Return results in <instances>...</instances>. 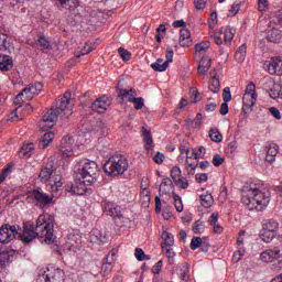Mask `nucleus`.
<instances>
[{
    "label": "nucleus",
    "mask_w": 282,
    "mask_h": 282,
    "mask_svg": "<svg viewBox=\"0 0 282 282\" xmlns=\"http://www.w3.org/2000/svg\"><path fill=\"white\" fill-rule=\"evenodd\" d=\"M104 208V213L109 215L110 217H113L115 224L119 228H124L129 224V218L122 216V210L120 206L116 205L113 202L105 200L101 204Z\"/></svg>",
    "instance_id": "5"
},
{
    "label": "nucleus",
    "mask_w": 282,
    "mask_h": 282,
    "mask_svg": "<svg viewBox=\"0 0 282 282\" xmlns=\"http://www.w3.org/2000/svg\"><path fill=\"white\" fill-rule=\"evenodd\" d=\"M204 228L205 225L202 220H196L193 224V232H195V235H202V232H204Z\"/></svg>",
    "instance_id": "53"
},
{
    "label": "nucleus",
    "mask_w": 282,
    "mask_h": 282,
    "mask_svg": "<svg viewBox=\"0 0 282 282\" xmlns=\"http://www.w3.org/2000/svg\"><path fill=\"white\" fill-rule=\"evenodd\" d=\"M87 186H91V183H87L84 178H78L74 184L67 185L66 191L70 195H85L87 193Z\"/></svg>",
    "instance_id": "14"
},
{
    "label": "nucleus",
    "mask_w": 282,
    "mask_h": 282,
    "mask_svg": "<svg viewBox=\"0 0 282 282\" xmlns=\"http://www.w3.org/2000/svg\"><path fill=\"white\" fill-rule=\"evenodd\" d=\"M161 248H162L163 254H165V257H167V261H169L170 265L175 264V251L173 250V246H165V247H161Z\"/></svg>",
    "instance_id": "33"
},
{
    "label": "nucleus",
    "mask_w": 282,
    "mask_h": 282,
    "mask_svg": "<svg viewBox=\"0 0 282 282\" xmlns=\"http://www.w3.org/2000/svg\"><path fill=\"white\" fill-rule=\"evenodd\" d=\"M12 173V165H8L2 170V173L0 174V184H3L6 182V177H8Z\"/></svg>",
    "instance_id": "56"
},
{
    "label": "nucleus",
    "mask_w": 282,
    "mask_h": 282,
    "mask_svg": "<svg viewBox=\"0 0 282 282\" xmlns=\"http://www.w3.org/2000/svg\"><path fill=\"white\" fill-rule=\"evenodd\" d=\"M130 102H133L134 109L137 111H140V109L144 107V98L142 97H133L132 99H130Z\"/></svg>",
    "instance_id": "51"
},
{
    "label": "nucleus",
    "mask_w": 282,
    "mask_h": 282,
    "mask_svg": "<svg viewBox=\"0 0 282 282\" xmlns=\"http://www.w3.org/2000/svg\"><path fill=\"white\" fill-rule=\"evenodd\" d=\"M260 261L263 263H274L278 261V270H282V248L273 247L260 253Z\"/></svg>",
    "instance_id": "8"
},
{
    "label": "nucleus",
    "mask_w": 282,
    "mask_h": 282,
    "mask_svg": "<svg viewBox=\"0 0 282 282\" xmlns=\"http://www.w3.org/2000/svg\"><path fill=\"white\" fill-rule=\"evenodd\" d=\"M203 241L204 240H202L199 237H194L191 241V249L197 250V248H200Z\"/></svg>",
    "instance_id": "59"
},
{
    "label": "nucleus",
    "mask_w": 282,
    "mask_h": 282,
    "mask_svg": "<svg viewBox=\"0 0 282 282\" xmlns=\"http://www.w3.org/2000/svg\"><path fill=\"white\" fill-rule=\"evenodd\" d=\"M176 272L181 278V281H188L189 279L188 272H191V270L188 269L187 262L180 263L177 265Z\"/></svg>",
    "instance_id": "27"
},
{
    "label": "nucleus",
    "mask_w": 282,
    "mask_h": 282,
    "mask_svg": "<svg viewBox=\"0 0 282 282\" xmlns=\"http://www.w3.org/2000/svg\"><path fill=\"white\" fill-rule=\"evenodd\" d=\"M174 206L177 213H182L184 210V204L182 203V197L177 194H173Z\"/></svg>",
    "instance_id": "50"
},
{
    "label": "nucleus",
    "mask_w": 282,
    "mask_h": 282,
    "mask_svg": "<svg viewBox=\"0 0 282 282\" xmlns=\"http://www.w3.org/2000/svg\"><path fill=\"white\" fill-rule=\"evenodd\" d=\"M204 155H206V148L200 145L198 149L192 150V158L195 160H202L204 159Z\"/></svg>",
    "instance_id": "44"
},
{
    "label": "nucleus",
    "mask_w": 282,
    "mask_h": 282,
    "mask_svg": "<svg viewBox=\"0 0 282 282\" xmlns=\"http://www.w3.org/2000/svg\"><path fill=\"white\" fill-rule=\"evenodd\" d=\"M174 184H176V186H178V188H183V189L188 188V181L186 178L181 177Z\"/></svg>",
    "instance_id": "64"
},
{
    "label": "nucleus",
    "mask_w": 282,
    "mask_h": 282,
    "mask_svg": "<svg viewBox=\"0 0 282 282\" xmlns=\"http://www.w3.org/2000/svg\"><path fill=\"white\" fill-rule=\"evenodd\" d=\"M134 257L138 261H150L151 259V256H147V253H144V250L140 248L135 249Z\"/></svg>",
    "instance_id": "49"
},
{
    "label": "nucleus",
    "mask_w": 282,
    "mask_h": 282,
    "mask_svg": "<svg viewBox=\"0 0 282 282\" xmlns=\"http://www.w3.org/2000/svg\"><path fill=\"white\" fill-rule=\"evenodd\" d=\"M52 140H54V133L53 132H46L40 143H39V147L40 149H47V147H50Z\"/></svg>",
    "instance_id": "38"
},
{
    "label": "nucleus",
    "mask_w": 282,
    "mask_h": 282,
    "mask_svg": "<svg viewBox=\"0 0 282 282\" xmlns=\"http://www.w3.org/2000/svg\"><path fill=\"white\" fill-rule=\"evenodd\" d=\"M209 47H210V42H200L195 45V51L202 53V52H206V50H208Z\"/></svg>",
    "instance_id": "57"
},
{
    "label": "nucleus",
    "mask_w": 282,
    "mask_h": 282,
    "mask_svg": "<svg viewBox=\"0 0 282 282\" xmlns=\"http://www.w3.org/2000/svg\"><path fill=\"white\" fill-rule=\"evenodd\" d=\"M269 85L271 87L270 90H268L270 98H279V96H281V84L270 82Z\"/></svg>",
    "instance_id": "34"
},
{
    "label": "nucleus",
    "mask_w": 282,
    "mask_h": 282,
    "mask_svg": "<svg viewBox=\"0 0 282 282\" xmlns=\"http://www.w3.org/2000/svg\"><path fill=\"white\" fill-rule=\"evenodd\" d=\"M215 199L213 198V195L212 194H202L200 195V205L204 207V208H210V206H213Z\"/></svg>",
    "instance_id": "39"
},
{
    "label": "nucleus",
    "mask_w": 282,
    "mask_h": 282,
    "mask_svg": "<svg viewBox=\"0 0 282 282\" xmlns=\"http://www.w3.org/2000/svg\"><path fill=\"white\" fill-rule=\"evenodd\" d=\"M164 265V262L162 260H159L153 267L152 272L153 274H160L162 272V267Z\"/></svg>",
    "instance_id": "62"
},
{
    "label": "nucleus",
    "mask_w": 282,
    "mask_h": 282,
    "mask_svg": "<svg viewBox=\"0 0 282 282\" xmlns=\"http://www.w3.org/2000/svg\"><path fill=\"white\" fill-rule=\"evenodd\" d=\"M225 161L226 159L221 158V155L215 154L212 164H214V166H221V164H224Z\"/></svg>",
    "instance_id": "61"
},
{
    "label": "nucleus",
    "mask_w": 282,
    "mask_h": 282,
    "mask_svg": "<svg viewBox=\"0 0 282 282\" xmlns=\"http://www.w3.org/2000/svg\"><path fill=\"white\" fill-rule=\"evenodd\" d=\"M221 89V84L219 83L218 78H212L209 80V90H212L213 94H219Z\"/></svg>",
    "instance_id": "43"
},
{
    "label": "nucleus",
    "mask_w": 282,
    "mask_h": 282,
    "mask_svg": "<svg viewBox=\"0 0 282 282\" xmlns=\"http://www.w3.org/2000/svg\"><path fill=\"white\" fill-rule=\"evenodd\" d=\"M14 257V251L3 250L0 252V268H6L7 263H10V259Z\"/></svg>",
    "instance_id": "31"
},
{
    "label": "nucleus",
    "mask_w": 282,
    "mask_h": 282,
    "mask_svg": "<svg viewBox=\"0 0 282 282\" xmlns=\"http://www.w3.org/2000/svg\"><path fill=\"white\" fill-rule=\"evenodd\" d=\"M82 169H79V174L82 180H85L87 184H95L98 180V163L89 160H84L82 162Z\"/></svg>",
    "instance_id": "6"
},
{
    "label": "nucleus",
    "mask_w": 282,
    "mask_h": 282,
    "mask_svg": "<svg viewBox=\"0 0 282 282\" xmlns=\"http://www.w3.org/2000/svg\"><path fill=\"white\" fill-rule=\"evenodd\" d=\"M224 102H230L232 100V95L230 94V87H226L223 90Z\"/></svg>",
    "instance_id": "60"
},
{
    "label": "nucleus",
    "mask_w": 282,
    "mask_h": 282,
    "mask_svg": "<svg viewBox=\"0 0 282 282\" xmlns=\"http://www.w3.org/2000/svg\"><path fill=\"white\" fill-rule=\"evenodd\" d=\"M74 137H63L59 144V151L63 158H72L74 155V149H76V144L74 143Z\"/></svg>",
    "instance_id": "13"
},
{
    "label": "nucleus",
    "mask_w": 282,
    "mask_h": 282,
    "mask_svg": "<svg viewBox=\"0 0 282 282\" xmlns=\"http://www.w3.org/2000/svg\"><path fill=\"white\" fill-rule=\"evenodd\" d=\"M119 56L122 61H130L131 59V52L124 50L123 47L118 48Z\"/></svg>",
    "instance_id": "58"
},
{
    "label": "nucleus",
    "mask_w": 282,
    "mask_h": 282,
    "mask_svg": "<svg viewBox=\"0 0 282 282\" xmlns=\"http://www.w3.org/2000/svg\"><path fill=\"white\" fill-rule=\"evenodd\" d=\"M239 8H240L239 2H234V4L229 10L228 17H235L239 12Z\"/></svg>",
    "instance_id": "63"
},
{
    "label": "nucleus",
    "mask_w": 282,
    "mask_h": 282,
    "mask_svg": "<svg viewBox=\"0 0 282 282\" xmlns=\"http://www.w3.org/2000/svg\"><path fill=\"white\" fill-rule=\"evenodd\" d=\"M127 169H129V162L122 155H113L104 164L105 173L115 177L122 175Z\"/></svg>",
    "instance_id": "4"
},
{
    "label": "nucleus",
    "mask_w": 282,
    "mask_h": 282,
    "mask_svg": "<svg viewBox=\"0 0 282 282\" xmlns=\"http://www.w3.org/2000/svg\"><path fill=\"white\" fill-rule=\"evenodd\" d=\"M162 63H164V59L158 58L156 62L151 64L152 69H154V72H166V69H162V67L164 66V64Z\"/></svg>",
    "instance_id": "55"
},
{
    "label": "nucleus",
    "mask_w": 282,
    "mask_h": 282,
    "mask_svg": "<svg viewBox=\"0 0 282 282\" xmlns=\"http://www.w3.org/2000/svg\"><path fill=\"white\" fill-rule=\"evenodd\" d=\"M267 156L265 160L267 162H274L276 160V155H279V144L274 142H270L267 145Z\"/></svg>",
    "instance_id": "22"
},
{
    "label": "nucleus",
    "mask_w": 282,
    "mask_h": 282,
    "mask_svg": "<svg viewBox=\"0 0 282 282\" xmlns=\"http://www.w3.org/2000/svg\"><path fill=\"white\" fill-rule=\"evenodd\" d=\"M109 107H111V99L107 96L97 98L91 105L93 111H97V113H105Z\"/></svg>",
    "instance_id": "16"
},
{
    "label": "nucleus",
    "mask_w": 282,
    "mask_h": 282,
    "mask_svg": "<svg viewBox=\"0 0 282 282\" xmlns=\"http://www.w3.org/2000/svg\"><path fill=\"white\" fill-rule=\"evenodd\" d=\"M209 138L213 140V142H221V140H224V137L217 128H212L209 130Z\"/></svg>",
    "instance_id": "45"
},
{
    "label": "nucleus",
    "mask_w": 282,
    "mask_h": 282,
    "mask_svg": "<svg viewBox=\"0 0 282 282\" xmlns=\"http://www.w3.org/2000/svg\"><path fill=\"white\" fill-rule=\"evenodd\" d=\"M107 131V126L100 123L93 129L91 133L95 135V138H100L105 135Z\"/></svg>",
    "instance_id": "42"
},
{
    "label": "nucleus",
    "mask_w": 282,
    "mask_h": 282,
    "mask_svg": "<svg viewBox=\"0 0 282 282\" xmlns=\"http://www.w3.org/2000/svg\"><path fill=\"white\" fill-rule=\"evenodd\" d=\"M269 74H282V59L279 57H274L269 63Z\"/></svg>",
    "instance_id": "24"
},
{
    "label": "nucleus",
    "mask_w": 282,
    "mask_h": 282,
    "mask_svg": "<svg viewBox=\"0 0 282 282\" xmlns=\"http://www.w3.org/2000/svg\"><path fill=\"white\" fill-rule=\"evenodd\" d=\"M69 102H72V93H65L64 96H59L56 99L55 109L59 111V113H63V111L67 109Z\"/></svg>",
    "instance_id": "19"
},
{
    "label": "nucleus",
    "mask_w": 282,
    "mask_h": 282,
    "mask_svg": "<svg viewBox=\"0 0 282 282\" xmlns=\"http://www.w3.org/2000/svg\"><path fill=\"white\" fill-rule=\"evenodd\" d=\"M143 142L145 143V149L149 151V149H151V145L153 144V137L151 135V132L147 129L143 130Z\"/></svg>",
    "instance_id": "46"
},
{
    "label": "nucleus",
    "mask_w": 282,
    "mask_h": 282,
    "mask_svg": "<svg viewBox=\"0 0 282 282\" xmlns=\"http://www.w3.org/2000/svg\"><path fill=\"white\" fill-rule=\"evenodd\" d=\"M30 88V85H28L24 89L20 91V94L17 95L14 102L17 105H21L24 100H33L34 95Z\"/></svg>",
    "instance_id": "21"
},
{
    "label": "nucleus",
    "mask_w": 282,
    "mask_h": 282,
    "mask_svg": "<svg viewBox=\"0 0 282 282\" xmlns=\"http://www.w3.org/2000/svg\"><path fill=\"white\" fill-rule=\"evenodd\" d=\"M83 246L82 237L76 232L67 235L66 242L62 246L63 252H76Z\"/></svg>",
    "instance_id": "10"
},
{
    "label": "nucleus",
    "mask_w": 282,
    "mask_h": 282,
    "mask_svg": "<svg viewBox=\"0 0 282 282\" xmlns=\"http://www.w3.org/2000/svg\"><path fill=\"white\" fill-rule=\"evenodd\" d=\"M42 276L45 282H64L65 271L59 268H47L42 272Z\"/></svg>",
    "instance_id": "12"
},
{
    "label": "nucleus",
    "mask_w": 282,
    "mask_h": 282,
    "mask_svg": "<svg viewBox=\"0 0 282 282\" xmlns=\"http://www.w3.org/2000/svg\"><path fill=\"white\" fill-rule=\"evenodd\" d=\"M274 237H276L275 231H271V230L264 229V228H262V230L260 231V239H262V241H264V243H270V241H272V239H274Z\"/></svg>",
    "instance_id": "36"
},
{
    "label": "nucleus",
    "mask_w": 282,
    "mask_h": 282,
    "mask_svg": "<svg viewBox=\"0 0 282 282\" xmlns=\"http://www.w3.org/2000/svg\"><path fill=\"white\" fill-rule=\"evenodd\" d=\"M262 228H264V230H271L272 232H278L279 221L274 219H267L263 221Z\"/></svg>",
    "instance_id": "37"
},
{
    "label": "nucleus",
    "mask_w": 282,
    "mask_h": 282,
    "mask_svg": "<svg viewBox=\"0 0 282 282\" xmlns=\"http://www.w3.org/2000/svg\"><path fill=\"white\" fill-rule=\"evenodd\" d=\"M213 65V59L210 57H203L198 64V74H206Z\"/></svg>",
    "instance_id": "30"
},
{
    "label": "nucleus",
    "mask_w": 282,
    "mask_h": 282,
    "mask_svg": "<svg viewBox=\"0 0 282 282\" xmlns=\"http://www.w3.org/2000/svg\"><path fill=\"white\" fill-rule=\"evenodd\" d=\"M20 153L24 155V158H32V155H34V143L24 144Z\"/></svg>",
    "instance_id": "40"
},
{
    "label": "nucleus",
    "mask_w": 282,
    "mask_h": 282,
    "mask_svg": "<svg viewBox=\"0 0 282 282\" xmlns=\"http://www.w3.org/2000/svg\"><path fill=\"white\" fill-rule=\"evenodd\" d=\"M171 191H173V181H171L169 177L163 178L159 187V193L161 195H169Z\"/></svg>",
    "instance_id": "26"
},
{
    "label": "nucleus",
    "mask_w": 282,
    "mask_h": 282,
    "mask_svg": "<svg viewBox=\"0 0 282 282\" xmlns=\"http://www.w3.org/2000/svg\"><path fill=\"white\" fill-rule=\"evenodd\" d=\"M58 116H61V111H58L56 108L53 109L51 108L43 117L42 120L43 122L48 123L47 128L52 129V127H54V123L56 122V120H58Z\"/></svg>",
    "instance_id": "18"
},
{
    "label": "nucleus",
    "mask_w": 282,
    "mask_h": 282,
    "mask_svg": "<svg viewBox=\"0 0 282 282\" xmlns=\"http://www.w3.org/2000/svg\"><path fill=\"white\" fill-rule=\"evenodd\" d=\"M257 102V86L254 83H249L246 87L245 95L242 97V111L243 113H250Z\"/></svg>",
    "instance_id": "7"
},
{
    "label": "nucleus",
    "mask_w": 282,
    "mask_h": 282,
    "mask_svg": "<svg viewBox=\"0 0 282 282\" xmlns=\"http://www.w3.org/2000/svg\"><path fill=\"white\" fill-rule=\"evenodd\" d=\"M265 39L269 43H281L282 32L279 29H271L267 32Z\"/></svg>",
    "instance_id": "25"
},
{
    "label": "nucleus",
    "mask_w": 282,
    "mask_h": 282,
    "mask_svg": "<svg viewBox=\"0 0 282 282\" xmlns=\"http://www.w3.org/2000/svg\"><path fill=\"white\" fill-rule=\"evenodd\" d=\"M199 159H195V156L187 155L186 164H187V173L188 175H195V169L199 166Z\"/></svg>",
    "instance_id": "28"
},
{
    "label": "nucleus",
    "mask_w": 282,
    "mask_h": 282,
    "mask_svg": "<svg viewBox=\"0 0 282 282\" xmlns=\"http://www.w3.org/2000/svg\"><path fill=\"white\" fill-rule=\"evenodd\" d=\"M52 195L44 193L41 189H33L28 193L26 199L37 206V208H45L50 206V204L54 203V194L58 193L61 188H63V182L61 181V176L56 175L54 178L50 181Z\"/></svg>",
    "instance_id": "3"
},
{
    "label": "nucleus",
    "mask_w": 282,
    "mask_h": 282,
    "mask_svg": "<svg viewBox=\"0 0 282 282\" xmlns=\"http://www.w3.org/2000/svg\"><path fill=\"white\" fill-rule=\"evenodd\" d=\"M173 56H174L173 48L167 47L166 55H165L166 61L163 63V66H161V69H169V65L173 63Z\"/></svg>",
    "instance_id": "41"
},
{
    "label": "nucleus",
    "mask_w": 282,
    "mask_h": 282,
    "mask_svg": "<svg viewBox=\"0 0 282 282\" xmlns=\"http://www.w3.org/2000/svg\"><path fill=\"white\" fill-rule=\"evenodd\" d=\"M178 43L181 47H191L193 45V39L191 37V31L188 29H181Z\"/></svg>",
    "instance_id": "20"
},
{
    "label": "nucleus",
    "mask_w": 282,
    "mask_h": 282,
    "mask_svg": "<svg viewBox=\"0 0 282 282\" xmlns=\"http://www.w3.org/2000/svg\"><path fill=\"white\" fill-rule=\"evenodd\" d=\"M14 67V59L10 55H0V72H10Z\"/></svg>",
    "instance_id": "23"
},
{
    "label": "nucleus",
    "mask_w": 282,
    "mask_h": 282,
    "mask_svg": "<svg viewBox=\"0 0 282 282\" xmlns=\"http://www.w3.org/2000/svg\"><path fill=\"white\" fill-rule=\"evenodd\" d=\"M21 227L19 225L3 224L0 227V243H10V241L17 238Z\"/></svg>",
    "instance_id": "9"
},
{
    "label": "nucleus",
    "mask_w": 282,
    "mask_h": 282,
    "mask_svg": "<svg viewBox=\"0 0 282 282\" xmlns=\"http://www.w3.org/2000/svg\"><path fill=\"white\" fill-rule=\"evenodd\" d=\"M105 263L101 265V274L105 276L113 269V264L109 261V257L104 258Z\"/></svg>",
    "instance_id": "47"
},
{
    "label": "nucleus",
    "mask_w": 282,
    "mask_h": 282,
    "mask_svg": "<svg viewBox=\"0 0 282 282\" xmlns=\"http://www.w3.org/2000/svg\"><path fill=\"white\" fill-rule=\"evenodd\" d=\"M232 39H235V29L230 26H226L225 30L221 29L214 34V42L216 45H221L224 41L227 45H230Z\"/></svg>",
    "instance_id": "11"
},
{
    "label": "nucleus",
    "mask_w": 282,
    "mask_h": 282,
    "mask_svg": "<svg viewBox=\"0 0 282 282\" xmlns=\"http://www.w3.org/2000/svg\"><path fill=\"white\" fill-rule=\"evenodd\" d=\"M161 239H163L164 242L161 243V248L162 247H166V246H175V237L173 236V234L164 230L161 235Z\"/></svg>",
    "instance_id": "32"
},
{
    "label": "nucleus",
    "mask_w": 282,
    "mask_h": 282,
    "mask_svg": "<svg viewBox=\"0 0 282 282\" xmlns=\"http://www.w3.org/2000/svg\"><path fill=\"white\" fill-rule=\"evenodd\" d=\"M241 202L247 206L248 210L261 213L270 204V191H261L256 184H251L242 191Z\"/></svg>",
    "instance_id": "2"
},
{
    "label": "nucleus",
    "mask_w": 282,
    "mask_h": 282,
    "mask_svg": "<svg viewBox=\"0 0 282 282\" xmlns=\"http://www.w3.org/2000/svg\"><path fill=\"white\" fill-rule=\"evenodd\" d=\"M248 54V45L247 44H241L235 54V58L237 63H243L246 61V55Z\"/></svg>",
    "instance_id": "29"
},
{
    "label": "nucleus",
    "mask_w": 282,
    "mask_h": 282,
    "mask_svg": "<svg viewBox=\"0 0 282 282\" xmlns=\"http://www.w3.org/2000/svg\"><path fill=\"white\" fill-rule=\"evenodd\" d=\"M134 96H138V93L135 91V89L119 88L117 101L119 102V105H124V100H128V102H131Z\"/></svg>",
    "instance_id": "17"
},
{
    "label": "nucleus",
    "mask_w": 282,
    "mask_h": 282,
    "mask_svg": "<svg viewBox=\"0 0 282 282\" xmlns=\"http://www.w3.org/2000/svg\"><path fill=\"white\" fill-rule=\"evenodd\" d=\"M54 173V167L50 165L48 167H43L40 172L41 182H48L52 180V174Z\"/></svg>",
    "instance_id": "35"
},
{
    "label": "nucleus",
    "mask_w": 282,
    "mask_h": 282,
    "mask_svg": "<svg viewBox=\"0 0 282 282\" xmlns=\"http://www.w3.org/2000/svg\"><path fill=\"white\" fill-rule=\"evenodd\" d=\"M29 87L31 88V93L33 94V96H39L40 91H43L42 83L29 84Z\"/></svg>",
    "instance_id": "52"
},
{
    "label": "nucleus",
    "mask_w": 282,
    "mask_h": 282,
    "mask_svg": "<svg viewBox=\"0 0 282 282\" xmlns=\"http://www.w3.org/2000/svg\"><path fill=\"white\" fill-rule=\"evenodd\" d=\"M171 177L174 183H176L182 177V170L178 166H174L171 170Z\"/></svg>",
    "instance_id": "54"
},
{
    "label": "nucleus",
    "mask_w": 282,
    "mask_h": 282,
    "mask_svg": "<svg viewBox=\"0 0 282 282\" xmlns=\"http://www.w3.org/2000/svg\"><path fill=\"white\" fill-rule=\"evenodd\" d=\"M34 45L40 47L43 54H47V52H52V37L45 36L44 33H37L34 37Z\"/></svg>",
    "instance_id": "15"
},
{
    "label": "nucleus",
    "mask_w": 282,
    "mask_h": 282,
    "mask_svg": "<svg viewBox=\"0 0 282 282\" xmlns=\"http://www.w3.org/2000/svg\"><path fill=\"white\" fill-rule=\"evenodd\" d=\"M96 50V44L91 42H87L85 46L80 50V54L77 57L85 56V54H89Z\"/></svg>",
    "instance_id": "48"
},
{
    "label": "nucleus",
    "mask_w": 282,
    "mask_h": 282,
    "mask_svg": "<svg viewBox=\"0 0 282 282\" xmlns=\"http://www.w3.org/2000/svg\"><path fill=\"white\" fill-rule=\"evenodd\" d=\"M36 238L44 241V243H52L54 239V217L52 215H40L36 219L35 227L32 221L23 224V232L20 235L23 243H30Z\"/></svg>",
    "instance_id": "1"
}]
</instances>
